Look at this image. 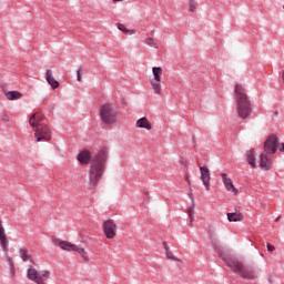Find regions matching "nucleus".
<instances>
[{"mask_svg": "<svg viewBox=\"0 0 284 284\" xmlns=\"http://www.w3.org/2000/svg\"><path fill=\"white\" fill-rule=\"evenodd\" d=\"M7 261L9 263L10 274L11 276H14V274H17V271L14 270V262H12V258L10 257H7Z\"/></svg>", "mask_w": 284, "mask_h": 284, "instance_id": "obj_26", "label": "nucleus"}, {"mask_svg": "<svg viewBox=\"0 0 284 284\" xmlns=\"http://www.w3.org/2000/svg\"><path fill=\"white\" fill-rule=\"evenodd\" d=\"M45 81L49 83V85L52 88V90H57L59 88V81L54 79V74L52 73V70L48 69L45 71Z\"/></svg>", "mask_w": 284, "mask_h": 284, "instance_id": "obj_16", "label": "nucleus"}, {"mask_svg": "<svg viewBox=\"0 0 284 284\" xmlns=\"http://www.w3.org/2000/svg\"><path fill=\"white\" fill-rule=\"evenodd\" d=\"M41 121H43V114L33 113V115L29 119V124L31 125V128H39V125H43Z\"/></svg>", "mask_w": 284, "mask_h": 284, "instance_id": "obj_17", "label": "nucleus"}, {"mask_svg": "<svg viewBox=\"0 0 284 284\" xmlns=\"http://www.w3.org/2000/svg\"><path fill=\"white\" fill-rule=\"evenodd\" d=\"M189 219H190V225H193L194 224V215L189 216Z\"/></svg>", "mask_w": 284, "mask_h": 284, "instance_id": "obj_32", "label": "nucleus"}, {"mask_svg": "<svg viewBox=\"0 0 284 284\" xmlns=\"http://www.w3.org/2000/svg\"><path fill=\"white\" fill-rule=\"evenodd\" d=\"M114 3H121L123 0H112Z\"/></svg>", "mask_w": 284, "mask_h": 284, "instance_id": "obj_34", "label": "nucleus"}, {"mask_svg": "<svg viewBox=\"0 0 284 284\" xmlns=\"http://www.w3.org/2000/svg\"><path fill=\"white\" fill-rule=\"evenodd\" d=\"M220 176L222 179L226 192H231L233 196H237L239 189L234 186V182H232V179L227 176V173H221Z\"/></svg>", "mask_w": 284, "mask_h": 284, "instance_id": "obj_11", "label": "nucleus"}, {"mask_svg": "<svg viewBox=\"0 0 284 284\" xmlns=\"http://www.w3.org/2000/svg\"><path fill=\"white\" fill-rule=\"evenodd\" d=\"M4 97L7 101H19V99H23V93L20 91H7Z\"/></svg>", "mask_w": 284, "mask_h": 284, "instance_id": "obj_19", "label": "nucleus"}, {"mask_svg": "<svg viewBox=\"0 0 284 284\" xmlns=\"http://www.w3.org/2000/svg\"><path fill=\"white\" fill-rule=\"evenodd\" d=\"M200 179L206 192H210V181H212V175H210V169L207 166H200Z\"/></svg>", "mask_w": 284, "mask_h": 284, "instance_id": "obj_12", "label": "nucleus"}, {"mask_svg": "<svg viewBox=\"0 0 284 284\" xmlns=\"http://www.w3.org/2000/svg\"><path fill=\"white\" fill-rule=\"evenodd\" d=\"M268 283H274V276L271 275V276L268 277Z\"/></svg>", "mask_w": 284, "mask_h": 284, "instance_id": "obj_33", "label": "nucleus"}, {"mask_svg": "<svg viewBox=\"0 0 284 284\" xmlns=\"http://www.w3.org/2000/svg\"><path fill=\"white\" fill-rule=\"evenodd\" d=\"M77 159H78L80 165H88V164L92 163V159H94V156H92V152L84 149L79 152Z\"/></svg>", "mask_w": 284, "mask_h": 284, "instance_id": "obj_13", "label": "nucleus"}, {"mask_svg": "<svg viewBox=\"0 0 284 284\" xmlns=\"http://www.w3.org/2000/svg\"><path fill=\"white\" fill-rule=\"evenodd\" d=\"M135 128H140L143 130H152V123H150V120H148V118H140L135 122Z\"/></svg>", "mask_w": 284, "mask_h": 284, "instance_id": "obj_20", "label": "nucleus"}, {"mask_svg": "<svg viewBox=\"0 0 284 284\" xmlns=\"http://www.w3.org/2000/svg\"><path fill=\"white\" fill-rule=\"evenodd\" d=\"M110 156V151L106 148L100 149L91 160L89 165V183L88 190H94L101 183V179L105 174V170H108V159Z\"/></svg>", "mask_w": 284, "mask_h": 284, "instance_id": "obj_2", "label": "nucleus"}, {"mask_svg": "<svg viewBox=\"0 0 284 284\" xmlns=\"http://www.w3.org/2000/svg\"><path fill=\"white\" fill-rule=\"evenodd\" d=\"M196 8H199V4L196 3V1L191 0L190 1V7H189L190 12H195Z\"/></svg>", "mask_w": 284, "mask_h": 284, "instance_id": "obj_27", "label": "nucleus"}, {"mask_svg": "<svg viewBox=\"0 0 284 284\" xmlns=\"http://www.w3.org/2000/svg\"><path fill=\"white\" fill-rule=\"evenodd\" d=\"M0 245L6 254H8L9 248V242H8V235L6 234V227H3V222L0 217Z\"/></svg>", "mask_w": 284, "mask_h": 284, "instance_id": "obj_15", "label": "nucleus"}, {"mask_svg": "<svg viewBox=\"0 0 284 284\" xmlns=\"http://www.w3.org/2000/svg\"><path fill=\"white\" fill-rule=\"evenodd\" d=\"M152 74H153V78L150 80L151 88L154 94L161 95L163 94V89L161 87V79H163V68L153 67Z\"/></svg>", "mask_w": 284, "mask_h": 284, "instance_id": "obj_8", "label": "nucleus"}, {"mask_svg": "<svg viewBox=\"0 0 284 284\" xmlns=\"http://www.w3.org/2000/svg\"><path fill=\"white\" fill-rule=\"evenodd\" d=\"M194 207H195V204H194V202H192V204L190 205V207L186 211L187 216H194Z\"/></svg>", "mask_w": 284, "mask_h": 284, "instance_id": "obj_28", "label": "nucleus"}, {"mask_svg": "<svg viewBox=\"0 0 284 284\" xmlns=\"http://www.w3.org/2000/svg\"><path fill=\"white\" fill-rule=\"evenodd\" d=\"M144 43L145 45H149V48H154V50H159V44L156 43V41H154V38L152 37H146L144 39Z\"/></svg>", "mask_w": 284, "mask_h": 284, "instance_id": "obj_24", "label": "nucleus"}, {"mask_svg": "<svg viewBox=\"0 0 284 284\" xmlns=\"http://www.w3.org/2000/svg\"><path fill=\"white\" fill-rule=\"evenodd\" d=\"M1 121H3V123H8L10 121V115H8L7 113L2 114Z\"/></svg>", "mask_w": 284, "mask_h": 284, "instance_id": "obj_30", "label": "nucleus"}, {"mask_svg": "<svg viewBox=\"0 0 284 284\" xmlns=\"http://www.w3.org/2000/svg\"><path fill=\"white\" fill-rule=\"evenodd\" d=\"M50 276H52L50 271H38L34 266H29L27 270V278L36 284H48L45 281H49Z\"/></svg>", "mask_w": 284, "mask_h": 284, "instance_id": "obj_6", "label": "nucleus"}, {"mask_svg": "<svg viewBox=\"0 0 284 284\" xmlns=\"http://www.w3.org/2000/svg\"><path fill=\"white\" fill-rule=\"evenodd\" d=\"M19 254L24 263H27L28 261L32 262V255H30L28 248H20Z\"/></svg>", "mask_w": 284, "mask_h": 284, "instance_id": "obj_23", "label": "nucleus"}, {"mask_svg": "<svg viewBox=\"0 0 284 284\" xmlns=\"http://www.w3.org/2000/svg\"><path fill=\"white\" fill-rule=\"evenodd\" d=\"M260 168L265 172L272 170V155H267V152L260 155Z\"/></svg>", "mask_w": 284, "mask_h": 284, "instance_id": "obj_14", "label": "nucleus"}, {"mask_svg": "<svg viewBox=\"0 0 284 284\" xmlns=\"http://www.w3.org/2000/svg\"><path fill=\"white\" fill-rule=\"evenodd\" d=\"M163 247L165 251V256L169 261H178L181 262V260L176 256H174V254L172 253V251H170V247L168 246V242H163Z\"/></svg>", "mask_w": 284, "mask_h": 284, "instance_id": "obj_22", "label": "nucleus"}, {"mask_svg": "<svg viewBox=\"0 0 284 284\" xmlns=\"http://www.w3.org/2000/svg\"><path fill=\"white\" fill-rule=\"evenodd\" d=\"M266 250H267V252H274L276 250V247L272 244H267Z\"/></svg>", "mask_w": 284, "mask_h": 284, "instance_id": "obj_31", "label": "nucleus"}, {"mask_svg": "<svg viewBox=\"0 0 284 284\" xmlns=\"http://www.w3.org/2000/svg\"><path fill=\"white\" fill-rule=\"evenodd\" d=\"M102 230L105 239L112 240L116 239V222L113 220H105L102 224Z\"/></svg>", "mask_w": 284, "mask_h": 284, "instance_id": "obj_10", "label": "nucleus"}, {"mask_svg": "<svg viewBox=\"0 0 284 284\" xmlns=\"http://www.w3.org/2000/svg\"><path fill=\"white\" fill-rule=\"evenodd\" d=\"M100 119L105 125H114L119 119L116 106L111 103H105L100 106Z\"/></svg>", "mask_w": 284, "mask_h": 284, "instance_id": "obj_4", "label": "nucleus"}, {"mask_svg": "<svg viewBox=\"0 0 284 284\" xmlns=\"http://www.w3.org/2000/svg\"><path fill=\"white\" fill-rule=\"evenodd\" d=\"M116 28L124 34H136V31L128 29L123 23H116Z\"/></svg>", "mask_w": 284, "mask_h": 284, "instance_id": "obj_25", "label": "nucleus"}, {"mask_svg": "<svg viewBox=\"0 0 284 284\" xmlns=\"http://www.w3.org/2000/svg\"><path fill=\"white\" fill-rule=\"evenodd\" d=\"M246 161L251 168H256V151L254 149L247 151Z\"/></svg>", "mask_w": 284, "mask_h": 284, "instance_id": "obj_21", "label": "nucleus"}, {"mask_svg": "<svg viewBox=\"0 0 284 284\" xmlns=\"http://www.w3.org/2000/svg\"><path fill=\"white\" fill-rule=\"evenodd\" d=\"M81 67L77 70V81L79 82L83 81V73H81Z\"/></svg>", "mask_w": 284, "mask_h": 284, "instance_id": "obj_29", "label": "nucleus"}, {"mask_svg": "<svg viewBox=\"0 0 284 284\" xmlns=\"http://www.w3.org/2000/svg\"><path fill=\"white\" fill-rule=\"evenodd\" d=\"M210 241L217 256L224 261L232 272H235V274H239L241 278H245L246 281H252L255 278L256 273H254L252 268H247L246 265L241 262V260L225 253V248L222 247L219 239H216L214 235H210Z\"/></svg>", "mask_w": 284, "mask_h": 284, "instance_id": "obj_1", "label": "nucleus"}, {"mask_svg": "<svg viewBox=\"0 0 284 284\" xmlns=\"http://www.w3.org/2000/svg\"><path fill=\"white\" fill-rule=\"evenodd\" d=\"M53 245H55V247H61L64 252H77L79 255H81V258L84 261H90V256L88 255V252H85V248L77 244H72L60 239H53Z\"/></svg>", "mask_w": 284, "mask_h": 284, "instance_id": "obj_5", "label": "nucleus"}, {"mask_svg": "<svg viewBox=\"0 0 284 284\" xmlns=\"http://www.w3.org/2000/svg\"><path fill=\"white\" fill-rule=\"evenodd\" d=\"M226 216L230 223H239L245 219V215L241 212L227 213Z\"/></svg>", "mask_w": 284, "mask_h": 284, "instance_id": "obj_18", "label": "nucleus"}, {"mask_svg": "<svg viewBox=\"0 0 284 284\" xmlns=\"http://www.w3.org/2000/svg\"><path fill=\"white\" fill-rule=\"evenodd\" d=\"M234 97L237 115L240 119H247L252 114V101L247 97V91L243 84H235Z\"/></svg>", "mask_w": 284, "mask_h": 284, "instance_id": "obj_3", "label": "nucleus"}, {"mask_svg": "<svg viewBox=\"0 0 284 284\" xmlns=\"http://www.w3.org/2000/svg\"><path fill=\"white\" fill-rule=\"evenodd\" d=\"M34 139L37 143L50 141V139H52V130L45 124H39L34 132Z\"/></svg>", "mask_w": 284, "mask_h": 284, "instance_id": "obj_9", "label": "nucleus"}, {"mask_svg": "<svg viewBox=\"0 0 284 284\" xmlns=\"http://www.w3.org/2000/svg\"><path fill=\"white\" fill-rule=\"evenodd\" d=\"M276 150L284 152V143H278V136L275 134H270L264 142V152L266 154H276Z\"/></svg>", "mask_w": 284, "mask_h": 284, "instance_id": "obj_7", "label": "nucleus"}]
</instances>
